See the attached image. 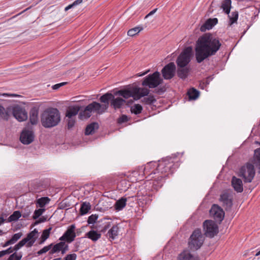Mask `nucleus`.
Instances as JSON below:
<instances>
[{
  "mask_svg": "<svg viewBox=\"0 0 260 260\" xmlns=\"http://www.w3.org/2000/svg\"><path fill=\"white\" fill-rule=\"evenodd\" d=\"M67 83V82H62L58 84H56L52 86V88L54 90H57L59 89L60 87L66 85Z\"/></svg>",
  "mask_w": 260,
  "mask_h": 260,
  "instance_id": "obj_58",
  "label": "nucleus"
},
{
  "mask_svg": "<svg viewBox=\"0 0 260 260\" xmlns=\"http://www.w3.org/2000/svg\"><path fill=\"white\" fill-rule=\"evenodd\" d=\"M75 224H72L69 226L63 235L59 238V240L68 243L72 242L76 236L75 232Z\"/></svg>",
  "mask_w": 260,
  "mask_h": 260,
  "instance_id": "obj_13",
  "label": "nucleus"
},
{
  "mask_svg": "<svg viewBox=\"0 0 260 260\" xmlns=\"http://www.w3.org/2000/svg\"><path fill=\"white\" fill-rule=\"evenodd\" d=\"M190 69L186 66L184 67H177V76L183 80L185 79L188 76Z\"/></svg>",
  "mask_w": 260,
  "mask_h": 260,
  "instance_id": "obj_22",
  "label": "nucleus"
},
{
  "mask_svg": "<svg viewBox=\"0 0 260 260\" xmlns=\"http://www.w3.org/2000/svg\"><path fill=\"white\" fill-rule=\"evenodd\" d=\"M156 100L155 99L153 95H150L147 97H144L143 99L141 100L142 103L146 104L151 105L155 103Z\"/></svg>",
  "mask_w": 260,
  "mask_h": 260,
  "instance_id": "obj_40",
  "label": "nucleus"
},
{
  "mask_svg": "<svg viewBox=\"0 0 260 260\" xmlns=\"http://www.w3.org/2000/svg\"><path fill=\"white\" fill-rule=\"evenodd\" d=\"M231 0H224L222 3L221 8L226 14H229L231 8Z\"/></svg>",
  "mask_w": 260,
  "mask_h": 260,
  "instance_id": "obj_38",
  "label": "nucleus"
},
{
  "mask_svg": "<svg viewBox=\"0 0 260 260\" xmlns=\"http://www.w3.org/2000/svg\"><path fill=\"white\" fill-rule=\"evenodd\" d=\"M210 215L215 220V222L220 224L224 217V212L218 205L213 204L210 210Z\"/></svg>",
  "mask_w": 260,
  "mask_h": 260,
  "instance_id": "obj_12",
  "label": "nucleus"
},
{
  "mask_svg": "<svg viewBox=\"0 0 260 260\" xmlns=\"http://www.w3.org/2000/svg\"><path fill=\"white\" fill-rule=\"evenodd\" d=\"M217 23V18H209L207 19L205 23L201 26L200 30L201 31H205L206 30H209L211 29Z\"/></svg>",
  "mask_w": 260,
  "mask_h": 260,
  "instance_id": "obj_21",
  "label": "nucleus"
},
{
  "mask_svg": "<svg viewBox=\"0 0 260 260\" xmlns=\"http://www.w3.org/2000/svg\"><path fill=\"white\" fill-rule=\"evenodd\" d=\"M221 46L219 39L213 37L210 33L200 37L196 42L194 48L197 62L201 63L205 59L215 55Z\"/></svg>",
  "mask_w": 260,
  "mask_h": 260,
  "instance_id": "obj_1",
  "label": "nucleus"
},
{
  "mask_svg": "<svg viewBox=\"0 0 260 260\" xmlns=\"http://www.w3.org/2000/svg\"><path fill=\"white\" fill-rule=\"evenodd\" d=\"M48 185L49 184L48 183H45L41 180L34 185V187L37 191L39 192L46 189Z\"/></svg>",
  "mask_w": 260,
  "mask_h": 260,
  "instance_id": "obj_36",
  "label": "nucleus"
},
{
  "mask_svg": "<svg viewBox=\"0 0 260 260\" xmlns=\"http://www.w3.org/2000/svg\"><path fill=\"white\" fill-rule=\"evenodd\" d=\"M118 230L119 228L118 225L115 224L113 225L107 233V237H108L110 239L114 240L118 234Z\"/></svg>",
  "mask_w": 260,
  "mask_h": 260,
  "instance_id": "obj_28",
  "label": "nucleus"
},
{
  "mask_svg": "<svg viewBox=\"0 0 260 260\" xmlns=\"http://www.w3.org/2000/svg\"><path fill=\"white\" fill-rule=\"evenodd\" d=\"M76 122L75 118H71L68 119L67 128L68 129H72Z\"/></svg>",
  "mask_w": 260,
  "mask_h": 260,
  "instance_id": "obj_50",
  "label": "nucleus"
},
{
  "mask_svg": "<svg viewBox=\"0 0 260 260\" xmlns=\"http://www.w3.org/2000/svg\"><path fill=\"white\" fill-rule=\"evenodd\" d=\"M77 258V255L75 253L67 254L64 258V260H76Z\"/></svg>",
  "mask_w": 260,
  "mask_h": 260,
  "instance_id": "obj_56",
  "label": "nucleus"
},
{
  "mask_svg": "<svg viewBox=\"0 0 260 260\" xmlns=\"http://www.w3.org/2000/svg\"><path fill=\"white\" fill-rule=\"evenodd\" d=\"M21 216L20 211H15L7 219V221L11 222L17 221Z\"/></svg>",
  "mask_w": 260,
  "mask_h": 260,
  "instance_id": "obj_39",
  "label": "nucleus"
},
{
  "mask_svg": "<svg viewBox=\"0 0 260 260\" xmlns=\"http://www.w3.org/2000/svg\"><path fill=\"white\" fill-rule=\"evenodd\" d=\"M91 209V205L89 202H83L81 204V207L79 210V213L81 215H84L88 213Z\"/></svg>",
  "mask_w": 260,
  "mask_h": 260,
  "instance_id": "obj_31",
  "label": "nucleus"
},
{
  "mask_svg": "<svg viewBox=\"0 0 260 260\" xmlns=\"http://www.w3.org/2000/svg\"><path fill=\"white\" fill-rule=\"evenodd\" d=\"M204 235L209 238H213L218 233V226L214 221L206 220L203 222Z\"/></svg>",
  "mask_w": 260,
  "mask_h": 260,
  "instance_id": "obj_10",
  "label": "nucleus"
},
{
  "mask_svg": "<svg viewBox=\"0 0 260 260\" xmlns=\"http://www.w3.org/2000/svg\"><path fill=\"white\" fill-rule=\"evenodd\" d=\"M46 220V218L44 216H42L39 218L38 220H36L34 223L35 225L38 224L40 223L44 222Z\"/></svg>",
  "mask_w": 260,
  "mask_h": 260,
  "instance_id": "obj_59",
  "label": "nucleus"
},
{
  "mask_svg": "<svg viewBox=\"0 0 260 260\" xmlns=\"http://www.w3.org/2000/svg\"><path fill=\"white\" fill-rule=\"evenodd\" d=\"M204 238L201 229H196L189 238L188 241L189 247L192 250H197L202 246Z\"/></svg>",
  "mask_w": 260,
  "mask_h": 260,
  "instance_id": "obj_5",
  "label": "nucleus"
},
{
  "mask_svg": "<svg viewBox=\"0 0 260 260\" xmlns=\"http://www.w3.org/2000/svg\"><path fill=\"white\" fill-rule=\"evenodd\" d=\"M22 236V233L21 232L15 234L12 236V238H11V240L14 244Z\"/></svg>",
  "mask_w": 260,
  "mask_h": 260,
  "instance_id": "obj_52",
  "label": "nucleus"
},
{
  "mask_svg": "<svg viewBox=\"0 0 260 260\" xmlns=\"http://www.w3.org/2000/svg\"><path fill=\"white\" fill-rule=\"evenodd\" d=\"M254 165L251 162H247L239 169L238 176L242 179H253L255 174Z\"/></svg>",
  "mask_w": 260,
  "mask_h": 260,
  "instance_id": "obj_9",
  "label": "nucleus"
},
{
  "mask_svg": "<svg viewBox=\"0 0 260 260\" xmlns=\"http://www.w3.org/2000/svg\"><path fill=\"white\" fill-rule=\"evenodd\" d=\"M50 201V199L47 197H41L40 199H38L36 201L37 206L40 207V208L44 207L46 204H48Z\"/></svg>",
  "mask_w": 260,
  "mask_h": 260,
  "instance_id": "obj_37",
  "label": "nucleus"
},
{
  "mask_svg": "<svg viewBox=\"0 0 260 260\" xmlns=\"http://www.w3.org/2000/svg\"><path fill=\"white\" fill-rule=\"evenodd\" d=\"M179 260H200L199 256H194L188 251H184L178 256Z\"/></svg>",
  "mask_w": 260,
  "mask_h": 260,
  "instance_id": "obj_23",
  "label": "nucleus"
},
{
  "mask_svg": "<svg viewBox=\"0 0 260 260\" xmlns=\"http://www.w3.org/2000/svg\"><path fill=\"white\" fill-rule=\"evenodd\" d=\"M51 230H52V228L50 227L49 228H48L47 229H45V230H43V231L42 232V234L41 235V237L47 240L49 237L50 231Z\"/></svg>",
  "mask_w": 260,
  "mask_h": 260,
  "instance_id": "obj_51",
  "label": "nucleus"
},
{
  "mask_svg": "<svg viewBox=\"0 0 260 260\" xmlns=\"http://www.w3.org/2000/svg\"><path fill=\"white\" fill-rule=\"evenodd\" d=\"M23 239L24 240L26 243H27L29 240H31L33 239L36 240V237H35V235H33L32 233L30 232L28 234H27L26 237L23 238Z\"/></svg>",
  "mask_w": 260,
  "mask_h": 260,
  "instance_id": "obj_55",
  "label": "nucleus"
},
{
  "mask_svg": "<svg viewBox=\"0 0 260 260\" xmlns=\"http://www.w3.org/2000/svg\"><path fill=\"white\" fill-rule=\"evenodd\" d=\"M238 16L239 14L237 11L232 12L230 15L228 14V16L230 19V25H232L233 24L237 22Z\"/></svg>",
  "mask_w": 260,
  "mask_h": 260,
  "instance_id": "obj_41",
  "label": "nucleus"
},
{
  "mask_svg": "<svg viewBox=\"0 0 260 260\" xmlns=\"http://www.w3.org/2000/svg\"><path fill=\"white\" fill-rule=\"evenodd\" d=\"M80 110V107L78 106H70L67 110L66 116L68 118H75V116L77 115Z\"/></svg>",
  "mask_w": 260,
  "mask_h": 260,
  "instance_id": "obj_24",
  "label": "nucleus"
},
{
  "mask_svg": "<svg viewBox=\"0 0 260 260\" xmlns=\"http://www.w3.org/2000/svg\"><path fill=\"white\" fill-rule=\"evenodd\" d=\"M83 2V0H76L72 4L73 7H75L79 4H81Z\"/></svg>",
  "mask_w": 260,
  "mask_h": 260,
  "instance_id": "obj_64",
  "label": "nucleus"
},
{
  "mask_svg": "<svg viewBox=\"0 0 260 260\" xmlns=\"http://www.w3.org/2000/svg\"><path fill=\"white\" fill-rule=\"evenodd\" d=\"M92 112H96L99 114H102L103 112L102 105L96 102H93L88 104L83 111L80 113L79 116L81 117L88 118L91 115Z\"/></svg>",
  "mask_w": 260,
  "mask_h": 260,
  "instance_id": "obj_11",
  "label": "nucleus"
},
{
  "mask_svg": "<svg viewBox=\"0 0 260 260\" xmlns=\"http://www.w3.org/2000/svg\"><path fill=\"white\" fill-rule=\"evenodd\" d=\"M41 121L45 128L56 126L60 121V114L59 110L55 108L46 109L42 114Z\"/></svg>",
  "mask_w": 260,
  "mask_h": 260,
  "instance_id": "obj_3",
  "label": "nucleus"
},
{
  "mask_svg": "<svg viewBox=\"0 0 260 260\" xmlns=\"http://www.w3.org/2000/svg\"><path fill=\"white\" fill-rule=\"evenodd\" d=\"M13 115L19 121H23L27 119V113L24 108L16 106L13 108Z\"/></svg>",
  "mask_w": 260,
  "mask_h": 260,
  "instance_id": "obj_15",
  "label": "nucleus"
},
{
  "mask_svg": "<svg viewBox=\"0 0 260 260\" xmlns=\"http://www.w3.org/2000/svg\"><path fill=\"white\" fill-rule=\"evenodd\" d=\"M162 79L160 78V73L156 71L152 74H149L144 78L142 85L148 86L149 88H155L160 84Z\"/></svg>",
  "mask_w": 260,
  "mask_h": 260,
  "instance_id": "obj_6",
  "label": "nucleus"
},
{
  "mask_svg": "<svg viewBox=\"0 0 260 260\" xmlns=\"http://www.w3.org/2000/svg\"><path fill=\"white\" fill-rule=\"evenodd\" d=\"M234 192L231 189L223 190L220 195L219 202L226 211L230 210L233 206Z\"/></svg>",
  "mask_w": 260,
  "mask_h": 260,
  "instance_id": "obj_8",
  "label": "nucleus"
},
{
  "mask_svg": "<svg viewBox=\"0 0 260 260\" xmlns=\"http://www.w3.org/2000/svg\"><path fill=\"white\" fill-rule=\"evenodd\" d=\"M256 143L260 145V143ZM250 162L255 166L257 174H260V147L254 150V155L250 159Z\"/></svg>",
  "mask_w": 260,
  "mask_h": 260,
  "instance_id": "obj_19",
  "label": "nucleus"
},
{
  "mask_svg": "<svg viewBox=\"0 0 260 260\" xmlns=\"http://www.w3.org/2000/svg\"><path fill=\"white\" fill-rule=\"evenodd\" d=\"M125 103L126 101L125 100L121 98H115L114 96V99H112L111 102V106L113 107L115 110H116L121 108Z\"/></svg>",
  "mask_w": 260,
  "mask_h": 260,
  "instance_id": "obj_25",
  "label": "nucleus"
},
{
  "mask_svg": "<svg viewBox=\"0 0 260 260\" xmlns=\"http://www.w3.org/2000/svg\"><path fill=\"white\" fill-rule=\"evenodd\" d=\"M14 251V250H13V247L12 248V247H10L6 250H2V251H0V252L2 255V256L3 257L6 254H9L12 253Z\"/></svg>",
  "mask_w": 260,
  "mask_h": 260,
  "instance_id": "obj_54",
  "label": "nucleus"
},
{
  "mask_svg": "<svg viewBox=\"0 0 260 260\" xmlns=\"http://www.w3.org/2000/svg\"><path fill=\"white\" fill-rule=\"evenodd\" d=\"M86 236L93 241H96L101 238V234L98 231L91 230L86 234Z\"/></svg>",
  "mask_w": 260,
  "mask_h": 260,
  "instance_id": "obj_32",
  "label": "nucleus"
},
{
  "mask_svg": "<svg viewBox=\"0 0 260 260\" xmlns=\"http://www.w3.org/2000/svg\"><path fill=\"white\" fill-rule=\"evenodd\" d=\"M0 117L5 120H8L9 117L8 112L2 105H0Z\"/></svg>",
  "mask_w": 260,
  "mask_h": 260,
  "instance_id": "obj_44",
  "label": "nucleus"
},
{
  "mask_svg": "<svg viewBox=\"0 0 260 260\" xmlns=\"http://www.w3.org/2000/svg\"><path fill=\"white\" fill-rule=\"evenodd\" d=\"M34 138L35 135L32 131L24 129L20 134V140L22 144L28 145L34 141Z\"/></svg>",
  "mask_w": 260,
  "mask_h": 260,
  "instance_id": "obj_16",
  "label": "nucleus"
},
{
  "mask_svg": "<svg viewBox=\"0 0 260 260\" xmlns=\"http://www.w3.org/2000/svg\"><path fill=\"white\" fill-rule=\"evenodd\" d=\"M31 212V210L30 206H26L23 210H22V215L23 218H27L30 215Z\"/></svg>",
  "mask_w": 260,
  "mask_h": 260,
  "instance_id": "obj_46",
  "label": "nucleus"
},
{
  "mask_svg": "<svg viewBox=\"0 0 260 260\" xmlns=\"http://www.w3.org/2000/svg\"><path fill=\"white\" fill-rule=\"evenodd\" d=\"M26 243L24 240L22 239L13 247V250L15 252H17L19 249L25 245Z\"/></svg>",
  "mask_w": 260,
  "mask_h": 260,
  "instance_id": "obj_48",
  "label": "nucleus"
},
{
  "mask_svg": "<svg viewBox=\"0 0 260 260\" xmlns=\"http://www.w3.org/2000/svg\"><path fill=\"white\" fill-rule=\"evenodd\" d=\"M14 243H13V242L12 241V240L10 239H9V240L7 241L4 244L2 245V246L3 247H6L10 245H12V244H13Z\"/></svg>",
  "mask_w": 260,
  "mask_h": 260,
  "instance_id": "obj_63",
  "label": "nucleus"
},
{
  "mask_svg": "<svg viewBox=\"0 0 260 260\" xmlns=\"http://www.w3.org/2000/svg\"><path fill=\"white\" fill-rule=\"evenodd\" d=\"M98 218V215L97 214H92L89 216L87 219V223L88 224H93L95 223L96 220Z\"/></svg>",
  "mask_w": 260,
  "mask_h": 260,
  "instance_id": "obj_49",
  "label": "nucleus"
},
{
  "mask_svg": "<svg viewBox=\"0 0 260 260\" xmlns=\"http://www.w3.org/2000/svg\"><path fill=\"white\" fill-rule=\"evenodd\" d=\"M242 180H232V185L237 192H242L243 190Z\"/></svg>",
  "mask_w": 260,
  "mask_h": 260,
  "instance_id": "obj_29",
  "label": "nucleus"
},
{
  "mask_svg": "<svg viewBox=\"0 0 260 260\" xmlns=\"http://www.w3.org/2000/svg\"><path fill=\"white\" fill-rule=\"evenodd\" d=\"M128 118L126 115H122L117 119V123L119 124H122L123 123L128 121Z\"/></svg>",
  "mask_w": 260,
  "mask_h": 260,
  "instance_id": "obj_53",
  "label": "nucleus"
},
{
  "mask_svg": "<svg viewBox=\"0 0 260 260\" xmlns=\"http://www.w3.org/2000/svg\"><path fill=\"white\" fill-rule=\"evenodd\" d=\"M143 110L142 106L139 104H135L131 108V111L132 113L136 115L140 114Z\"/></svg>",
  "mask_w": 260,
  "mask_h": 260,
  "instance_id": "obj_42",
  "label": "nucleus"
},
{
  "mask_svg": "<svg viewBox=\"0 0 260 260\" xmlns=\"http://www.w3.org/2000/svg\"><path fill=\"white\" fill-rule=\"evenodd\" d=\"M68 250H69V246H68V245H67L65 243V245L62 246V250H61L60 251H61L62 254H64L67 251H68Z\"/></svg>",
  "mask_w": 260,
  "mask_h": 260,
  "instance_id": "obj_61",
  "label": "nucleus"
},
{
  "mask_svg": "<svg viewBox=\"0 0 260 260\" xmlns=\"http://www.w3.org/2000/svg\"><path fill=\"white\" fill-rule=\"evenodd\" d=\"M176 70L175 63L173 62H170L166 65L161 70L162 77L166 80H169L174 77Z\"/></svg>",
  "mask_w": 260,
  "mask_h": 260,
  "instance_id": "obj_14",
  "label": "nucleus"
},
{
  "mask_svg": "<svg viewBox=\"0 0 260 260\" xmlns=\"http://www.w3.org/2000/svg\"><path fill=\"white\" fill-rule=\"evenodd\" d=\"M200 92L194 88H191L187 91V95L190 100H196L199 96Z\"/></svg>",
  "mask_w": 260,
  "mask_h": 260,
  "instance_id": "obj_35",
  "label": "nucleus"
},
{
  "mask_svg": "<svg viewBox=\"0 0 260 260\" xmlns=\"http://www.w3.org/2000/svg\"><path fill=\"white\" fill-rule=\"evenodd\" d=\"M38 113L39 111L36 108H32L30 111L29 121L33 125L36 124L38 122Z\"/></svg>",
  "mask_w": 260,
  "mask_h": 260,
  "instance_id": "obj_26",
  "label": "nucleus"
},
{
  "mask_svg": "<svg viewBox=\"0 0 260 260\" xmlns=\"http://www.w3.org/2000/svg\"><path fill=\"white\" fill-rule=\"evenodd\" d=\"M139 89L133 87L131 90L121 89L118 90L116 94L122 96L125 99L133 97L135 100L136 94L138 93Z\"/></svg>",
  "mask_w": 260,
  "mask_h": 260,
  "instance_id": "obj_17",
  "label": "nucleus"
},
{
  "mask_svg": "<svg viewBox=\"0 0 260 260\" xmlns=\"http://www.w3.org/2000/svg\"><path fill=\"white\" fill-rule=\"evenodd\" d=\"M192 54V47L188 46L184 49L176 59L177 67H184L187 66L191 60Z\"/></svg>",
  "mask_w": 260,
  "mask_h": 260,
  "instance_id": "obj_7",
  "label": "nucleus"
},
{
  "mask_svg": "<svg viewBox=\"0 0 260 260\" xmlns=\"http://www.w3.org/2000/svg\"><path fill=\"white\" fill-rule=\"evenodd\" d=\"M135 88L139 89L138 93L136 94L135 100L136 101L140 99L141 97L148 95L149 93V90L147 88L138 87H135Z\"/></svg>",
  "mask_w": 260,
  "mask_h": 260,
  "instance_id": "obj_34",
  "label": "nucleus"
},
{
  "mask_svg": "<svg viewBox=\"0 0 260 260\" xmlns=\"http://www.w3.org/2000/svg\"><path fill=\"white\" fill-rule=\"evenodd\" d=\"M36 239H33V240H29L28 241L26 244V246L27 247H31L33 244H34V243L36 241Z\"/></svg>",
  "mask_w": 260,
  "mask_h": 260,
  "instance_id": "obj_62",
  "label": "nucleus"
},
{
  "mask_svg": "<svg viewBox=\"0 0 260 260\" xmlns=\"http://www.w3.org/2000/svg\"><path fill=\"white\" fill-rule=\"evenodd\" d=\"M53 243H51L50 244L48 245V246H46L44 247L43 248L40 249L37 252V254L38 255H40L43 253H46L49 250H51V248L52 247Z\"/></svg>",
  "mask_w": 260,
  "mask_h": 260,
  "instance_id": "obj_45",
  "label": "nucleus"
},
{
  "mask_svg": "<svg viewBox=\"0 0 260 260\" xmlns=\"http://www.w3.org/2000/svg\"><path fill=\"white\" fill-rule=\"evenodd\" d=\"M143 29V27L137 26L132 29H130L127 31V35L131 37H133L136 35L138 34L140 31Z\"/></svg>",
  "mask_w": 260,
  "mask_h": 260,
  "instance_id": "obj_43",
  "label": "nucleus"
},
{
  "mask_svg": "<svg viewBox=\"0 0 260 260\" xmlns=\"http://www.w3.org/2000/svg\"><path fill=\"white\" fill-rule=\"evenodd\" d=\"M153 164L155 165L154 163L148 162L144 167L141 166L132 172H128L126 174H121L119 178L121 179L123 177H127V178L131 179L132 178L145 177V178H150L151 179V176H152V172H151L152 168L151 166ZM154 174V173H152V174Z\"/></svg>",
  "mask_w": 260,
  "mask_h": 260,
  "instance_id": "obj_4",
  "label": "nucleus"
},
{
  "mask_svg": "<svg viewBox=\"0 0 260 260\" xmlns=\"http://www.w3.org/2000/svg\"><path fill=\"white\" fill-rule=\"evenodd\" d=\"M126 199L125 198H121L117 201L114 205V208L116 210L120 211L122 210L126 206Z\"/></svg>",
  "mask_w": 260,
  "mask_h": 260,
  "instance_id": "obj_33",
  "label": "nucleus"
},
{
  "mask_svg": "<svg viewBox=\"0 0 260 260\" xmlns=\"http://www.w3.org/2000/svg\"><path fill=\"white\" fill-rule=\"evenodd\" d=\"M112 99H114V95L111 93H106L102 95L100 98V101L104 103L102 105L103 112H105L108 108L110 101L111 102Z\"/></svg>",
  "mask_w": 260,
  "mask_h": 260,
  "instance_id": "obj_20",
  "label": "nucleus"
},
{
  "mask_svg": "<svg viewBox=\"0 0 260 260\" xmlns=\"http://www.w3.org/2000/svg\"><path fill=\"white\" fill-rule=\"evenodd\" d=\"M12 254H16V256L15 257H16V259L17 260H20L22 257V253L21 252H20L19 253H17V252H15L13 253Z\"/></svg>",
  "mask_w": 260,
  "mask_h": 260,
  "instance_id": "obj_60",
  "label": "nucleus"
},
{
  "mask_svg": "<svg viewBox=\"0 0 260 260\" xmlns=\"http://www.w3.org/2000/svg\"><path fill=\"white\" fill-rule=\"evenodd\" d=\"M107 219L104 218L96 223V231L100 233H105L111 226V222L107 221Z\"/></svg>",
  "mask_w": 260,
  "mask_h": 260,
  "instance_id": "obj_18",
  "label": "nucleus"
},
{
  "mask_svg": "<svg viewBox=\"0 0 260 260\" xmlns=\"http://www.w3.org/2000/svg\"><path fill=\"white\" fill-rule=\"evenodd\" d=\"M45 210V209L43 208L36 210L34 213L32 218L34 219H38L43 213Z\"/></svg>",
  "mask_w": 260,
  "mask_h": 260,
  "instance_id": "obj_47",
  "label": "nucleus"
},
{
  "mask_svg": "<svg viewBox=\"0 0 260 260\" xmlns=\"http://www.w3.org/2000/svg\"><path fill=\"white\" fill-rule=\"evenodd\" d=\"M99 127L98 123L94 122L87 125L85 131V135L88 136L94 133L95 130L98 129Z\"/></svg>",
  "mask_w": 260,
  "mask_h": 260,
  "instance_id": "obj_27",
  "label": "nucleus"
},
{
  "mask_svg": "<svg viewBox=\"0 0 260 260\" xmlns=\"http://www.w3.org/2000/svg\"><path fill=\"white\" fill-rule=\"evenodd\" d=\"M154 163L151 167V172L154 174H152L151 179H165L166 177H170L174 172L179 166L178 162H174L173 158L168 156L159 161L158 164L156 162H149Z\"/></svg>",
  "mask_w": 260,
  "mask_h": 260,
  "instance_id": "obj_2",
  "label": "nucleus"
},
{
  "mask_svg": "<svg viewBox=\"0 0 260 260\" xmlns=\"http://www.w3.org/2000/svg\"><path fill=\"white\" fill-rule=\"evenodd\" d=\"M65 245V242L64 241H60V242L53 244L52 247L51 249V250L49 251V253L50 255H52L54 253L59 252L62 250V246Z\"/></svg>",
  "mask_w": 260,
  "mask_h": 260,
  "instance_id": "obj_30",
  "label": "nucleus"
},
{
  "mask_svg": "<svg viewBox=\"0 0 260 260\" xmlns=\"http://www.w3.org/2000/svg\"><path fill=\"white\" fill-rule=\"evenodd\" d=\"M166 91V88L164 86L159 87L157 88H155L153 92L158 94L163 93Z\"/></svg>",
  "mask_w": 260,
  "mask_h": 260,
  "instance_id": "obj_57",
  "label": "nucleus"
}]
</instances>
